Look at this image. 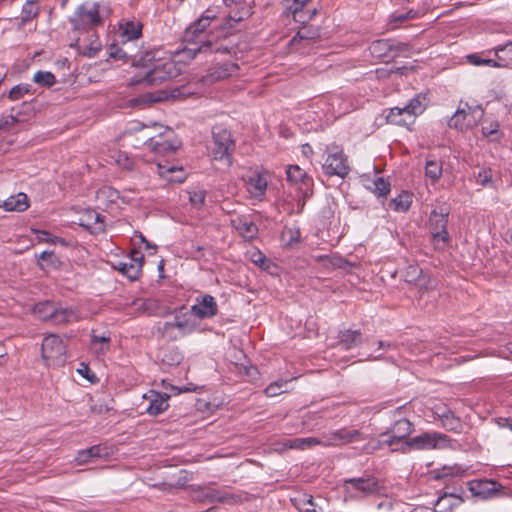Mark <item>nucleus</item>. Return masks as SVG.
Instances as JSON below:
<instances>
[{"label": "nucleus", "instance_id": "1", "mask_svg": "<svg viewBox=\"0 0 512 512\" xmlns=\"http://www.w3.org/2000/svg\"><path fill=\"white\" fill-rule=\"evenodd\" d=\"M217 20L215 9H207L202 16L192 23L184 32V41L188 44L182 51L184 58L194 59L198 54L227 53L228 50L219 43L212 32L205 34L212 21Z\"/></svg>", "mask_w": 512, "mask_h": 512}, {"label": "nucleus", "instance_id": "2", "mask_svg": "<svg viewBox=\"0 0 512 512\" xmlns=\"http://www.w3.org/2000/svg\"><path fill=\"white\" fill-rule=\"evenodd\" d=\"M152 51L155 53V58L149 61L147 66H142L143 68H148V71L145 73L144 77L139 78L135 76L131 84L146 83L148 85H158L180 74L181 69L174 60L171 58L157 57L161 52L160 50Z\"/></svg>", "mask_w": 512, "mask_h": 512}, {"label": "nucleus", "instance_id": "3", "mask_svg": "<svg viewBox=\"0 0 512 512\" xmlns=\"http://www.w3.org/2000/svg\"><path fill=\"white\" fill-rule=\"evenodd\" d=\"M198 323L190 310L185 307L177 309L172 321H166L158 326L159 335L168 341H176L196 331Z\"/></svg>", "mask_w": 512, "mask_h": 512}, {"label": "nucleus", "instance_id": "4", "mask_svg": "<svg viewBox=\"0 0 512 512\" xmlns=\"http://www.w3.org/2000/svg\"><path fill=\"white\" fill-rule=\"evenodd\" d=\"M69 22L75 31H89L102 25L103 19L100 15L99 5H79L73 15L69 18Z\"/></svg>", "mask_w": 512, "mask_h": 512}, {"label": "nucleus", "instance_id": "5", "mask_svg": "<svg viewBox=\"0 0 512 512\" xmlns=\"http://www.w3.org/2000/svg\"><path fill=\"white\" fill-rule=\"evenodd\" d=\"M449 210L440 207L439 210L434 209L429 216V231L434 246L437 249H443L449 242V234L447 231Z\"/></svg>", "mask_w": 512, "mask_h": 512}, {"label": "nucleus", "instance_id": "6", "mask_svg": "<svg viewBox=\"0 0 512 512\" xmlns=\"http://www.w3.org/2000/svg\"><path fill=\"white\" fill-rule=\"evenodd\" d=\"M120 46L113 45L109 56L115 59L128 60L134 66H147L155 58V53L148 49H135L131 44L120 39Z\"/></svg>", "mask_w": 512, "mask_h": 512}, {"label": "nucleus", "instance_id": "7", "mask_svg": "<svg viewBox=\"0 0 512 512\" xmlns=\"http://www.w3.org/2000/svg\"><path fill=\"white\" fill-rule=\"evenodd\" d=\"M411 447L418 449H444L451 447V439L439 432H425L421 435L405 440L401 450L406 452Z\"/></svg>", "mask_w": 512, "mask_h": 512}, {"label": "nucleus", "instance_id": "8", "mask_svg": "<svg viewBox=\"0 0 512 512\" xmlns=\"http://www.w3.org/2000/svg\"><path fill=\"white\" fill-rule=\"evenodd\" d=\"M42 358L47 366H63L66 362V345L57 335H49L43 339Z\"/></svg>", "mask_w": 512, "mask_h": 512}, {"label": "nucleus", "instance_id": "9", "mask_svg": "<svg viewBox=\"0 0 512 512\" xmlns=\"http://www.w3.org/2000/svg\"><path fill=\"white\" fill-rule=\"evenodd\" d=\"M235 149V143L231 133L225 129L213 132V142L211 154L213 159L223 161L227 166L232 164V152Z\"/></svg>", "mask_w": 512, "mask_h": 512}, {"label": "nucleus", "instance_id": "10", "mask_svg": "<svg viewBox=\"0 0 512 512\" xmlns=\"http://www.w3.org/2000/svg\"><path fill=\"white\" fill-rule=\"evenodd\" d=\"M287 180L290 184L296 186L302 194V198L297 201V213H301L305 205V197L312 194L313 180L298 165H289L286 169Z\"/></svg>", "mask_w": 512, "mask_h": 512}, {"label": "nucleus", "instance_id": "11", "mask_svg": "<svg viewBox=\"0 0 512 512\" xmlns=\"http://www.w3.org/2000/svg\"><path fill=\"white\" fill-rule=\"evenodd\" d=\"M483 114L484 111L481 107H470L468 104H465L464 107H459L453 114L448 121V126L457 130L473 128L483 117Z\"/></svg>", "mask_w": 512, "mask_h": 512}, {"label": "nucleus", "instance_id": "12", "mask_svg": "<svg viewBox=\"0 0 512 512\" xmlns=\"http://www.w3.org/2000/svg\"><path fill=\"white\" fill-rule=\"evenodd\" d=\"M327 158L323 164L324 172L329 176L344 178L349 173L347 158L338 146L326 148Z\"/></svg>", "mask_w": 512, "mask_h": 512}, {"label": "nucleus", "instance_id": "13", "mask_svg": "<svg viewBox=\"0 0 512 512\" xmlns=\"http://www.w3.org/2000/svg\"><path fill=\"white\" fill-rule=\"evenodd\" d=\"M427 105L426 96L423 94H418L414 98L410 100V102L405 106L406 111V119L400 120L397 117L399 115V111L394 113H389L386 116L387 122L393 125L398 126H409L414 123L415 118L422 114Z\"/></svg>", "mask_w": 512, "mask_h": 512}, {"label": "nucleus", "instance_id": "14", "mask_svg": "<svg viewBox=\"0 0 512 512\" xmlns=\"http://www.w3.org/2000/svg\"><path fill=\"white\" fill-rule=\"evenodd\" d=\"M269 175L266 171H253L244 178L246 189L251 197L262 200L265 196Z\"/></svg>", "mask_w": 512, "mask_h": 512}, {"label": "nucleus", "instance_id": "15", "mask_svg": "<svg viewBox=\"0 0 512 512\" xmlns=\"http://www.w3.org/2000/svg\"><path fill=\"white\" fill-rule=\"evenodd\" d=\"M413 424L406 418L397 420L389 431L382 434V436L390 435L386 440L380 442L381 445L393 446L405 439L413 432Z\"/></svg>", "mask_w": 512, "mask_h": 512}, {"label": "nucleus", "instance_id": "16", "mask_svg": "<svg viewBox=\"0 0 512 512\" xmlns=\"http://www.w3.org/2000/svg\"><path fill=\"white\" fill-rule=\"evenodd\" d=\"M143 254L138 250H133L128 261H120L115 265V269L126 275L130 280L139 278L143 266Z\"/></svg>", "mask_w": 512, "mask_h": 512}, {"label": "nucleus", "instance_id": "17", "mask_svg": "<svg viewBox=\"0 0 512 512\" xmlns=\"http://www.w3.org/2000/svg\"><path fill=\"white\" fill-rule=\"evenodd\" d=\"M190 311L199 319L212 318L218 313V305L213 296L206 294L196 299V304L190 308Z\"/></svg>", "mask_w": 512, "mask_h": 512}, {"label": "nucleus", "instance_id": "18", "mask_svg": "<svg viewBox=\"0 0 512 512\" xmlns=\"http://www.w3.org/2000/svg\"><path fill=\"white\" fill-rule=\"evenodd\" d=\"M345 484L364 495L380 494L383 490L382 484L373 476L346 479Z\"/></svg>", "mask_w": 512, "mask_h": 512}, {"label": "nucleus", "instance_id": "19", "mask_svg": "<svg viewBox=\"0 0 512 512\" xmlns=\"http://www.w3.org/2000/svg\"><path fill=\"white\" fill-rule=\"evenodd\" d=\"M105 217L93 209L85 210L80 218L79 225L89 230L91 233L99 234L105 231Z\"/></svg>", "mask_w": 512, "mask_h": 512}, {"label": "nucleus", "instance_id": "20", "mask_svg": "<svg viewBox=\"0 0 512 512\" xmlns=\"http://www.w3.org/2000/svg\"><path fill=\"white\" fill-rule=\"evenodd\" d=\"M405 282L413 284L420 291L427 290L430 282L429 276L423 273L417 264H409L403 274Z\"/></svg>", "mask_w": 512, "mask_h": 512}, {"label": "nucleus", "instance_id": "21", "mask_svg": "<svg viewBox=\"0 0 512 512\" xmlns=\"http://www.w3.org/2000/svg\"><path fill=\"white\" fill-rule=\"evenodd\" d=\"M364 438L362 433L357 429L342 428L330 433L329 441L332 445H345L357 441H361Z\"/></svg>", "mask_w": 512, "mask_h": 512}, {"label": "nucleus", "instance_id": "22", "mask_svg": "<svg viewBox=\"0 0 512 512\" xmlns=\"http://www.w3.org/2000/svg\"><path fill=\"white\" fill-rule=\"evenodd\" d=\"M143 397L144 399L149 400V405L146 407V411L150 415H159L166 411L169 406V395L167 394H161L152 390Z\"/></svg>", "mask_w": 512, "mask_h": 512}, {"label": "nucleus", "instance_id": "23", "mask_svg": "<svg viewBox=\"0 0 512 512\" xmlns=\"http://www.w3.org/2000/svg\"><path fill=\"white\" fill-rule=\"evenodd\" d=\"M29 206V198L23 192L11 195L0 203V208L7 212H24L29 208Z\"/></svg>", "mask_w": 512, "mask_h": 512}, {"label": "nucleus", "instance_id": "24", "mask_svg": "<svg viewBox=\"0 0 512 512\" xmlns=\"http://www.w3.org/2000/svg\"><path fill=\"white\" fill-rule=\"evenodd\" d=\"M142 35V24L139 21H124L119 26V37L121 40L132 45Z\"/></svg>", "mask_w": 512, "mask_h": 512}, {"label": "nucleus", "instance_id": "25", "mask_svg": "<svg viewBox=\"0 0 512 512\" xmlns=\"http://www.w3.org/2000/svg\"><path fill=\"white\" fill-rule=\"evenodd\" d=\"M148 146L158 154H169L175 152L180 143L177 140H170L159 136L158 138H150Z\"/></svg>", "mask_w": 512, "mask_h": 512}, {"label": "nucleus", "instance_id": "26", "mask_svg": "<svg viewBox=\"0 0 512 512\" xmlns=\"http://www.w3.org/2000/svg\"><path fill=\"white\" fill-rule=\"evenodd\" d=\"M362 343V333L360 330H342L338 334V344L344 350H350Z\"/></svg>", "mask_w": 512, "mask_h": 512}, {"label": "nucleus", "instance_id": "27", "mask_svg": "<svg viewBox=\"0 0 512 512\" xmlns=\"http://www.w3.org/2000/svg\"><path fill=\"white\" fill-rule=\"evenodd\" d=\"M233 227L246 240H252L258 232L257 226L245 217H236L232 221Z\"/></svg>", "mask_w": 512, "mask_h": 512}, {"label": "nucleus", "instance_id": "28", "mask_svg": "<svg viewBox=\"0 0 512 512\" xmlns=\"http://www.w3.org/2000/svg\"><path fill=\"white\" fill-rule=\"evenodd\" d=\"M463 503V499L456 494H444L440 496L436 503L435 508L432 509L435 512H453L455 507H458Z\"/></svg>", "mask_w": 512, "mask_h": 512}, {"label": "nucleus", "instance_id": "29", "mask_svg": "<svg viewBox=\"0 0 512 512\" xmlns=\"http://www.w3.org/2000/svg\"><path fill=\"white\" fill-rule=\"evenodd\" d=\"M111 336L110 332L104 331L101 335L96 333V330L91 332V347L98 355H104L110 348Z\"/></svg>", "mask_w": 512, "mask_h": 512}, {"label": "nucleus", "instance_id": "30", "mask_svg": "<svg viewBox=\"0 0 512 512\" xmlns=\"http://www.w3.org/2000/svg\"><path fill=\"white\" fill-rule=\"evenodd\" d=\"M393 49L391 40L379 39L375 40L369 46L370 54L377 59H383L391 57L390 52Z\"/></svg>", "mask_w": 512, "mask_h": 512}, {"label": "nucleus", "instance_id": "31", "mask_svg": "<svg viewBox=\"0 0 512 512\" xmlns=\"http://www.w3.org/2000/svg\"><path fill=\"white\" fill-rule=\"evenodd\" d=\"M499 484L495 481L481 480L471 484L470 490L474 495L482 496L483 498L490 497L498 491Z\"/></svg>", "mask_w": 512, "mask_h": 512}, {"label": "nucleus", "instance_id": "32", "mask_svg": "<svg viewBox=\"0 0 512 512\" xmlns=\"http://www.w3.org/2000/svg\"><path fill=\"white\" fill-rule=\"evenodd\" d=\"M79 320L77 312L71 308L55 307L51 321L55 324H68Z\"/></svg>", "mask_w": 512, "mask_h": 512}, {"label": "nucleus", "instance_id": "33", "mask_svg": "<svg viewBox=\"0 0 512 512\" xmlns=\"http://www.w3.org/2000/svg\"><path fill=\"white\" fill-rule=\"evenodd\" d=\"M365 186L377 197H386L391 189L390 182L383 177L376 176L372 180H366Z\"/></svg>", "mask_w": 512, "mask_h": 512}, {"label": "nucleus", "instance_id": "34", "mask_svg": "<svg viewBox=\"0 0 512 512\" xmlns=\"http://www.w3.org/2000/svg\"><path fill=\"white\" fill-rule=\"evenodd\" d=\"M308 1L309 0H284V4L286 9L293 14L295 21L305 23L306 20L311 19L315 13V10L312 13H309L307 18L303 15L302 9Z\"/></svg>", "mask_w": 512, "mask_h": 512}, {"label": "nucleus", "instance_id": "35", "mask_svg": "<svg viewBox=\"0 0 512 512\" xmlns=\"http://www.w3.org/2000/svg\"><path fill=\"white\" fill-rule=\"evenodd\" d=\"M411 204L412 195L407 191H403L390 201L389 206L396 212H406L409 210Z\"/></svg>", "mask_w": 512, "mask_h": 512}, {"label": "nucleus", "instance_id": "36", "mask_svg": "<svg viewBox=\"0 0 512 512\" xmlns=\"http://www.w3.org/2000/svg\"><path fill=\"white\" fill-rule=\"evenodd\" d=\"M320 37V30L314 26H303L297 34L292 38L291 44L296 45L302 40H316Z\"/></svg>", "mask_w": 512, "mask_h": 512}, {"label": "nucleus", "instance_id": "37", "mask_svg": "<svg viewBox=\"0 0 512 512\" xmlns=\"http://www.w3.org/2000/svg\"><path fill=\"white\" fill-rule=\"evenodd\" d=\"M247 15L248 11H244L242 13L235 12L234 14H229L219 24V27L224 31V34H227L229 33L230 29L234 28L235 24L243 21Z\"/></svg>", "mask_w": 512, "mask_h": 512}, {"label": "nucleus", "instance_id": "38", "mask_svg": "<svg viewBox=\"0 0 512 512\" xmlns=\"http://www.w3.org/2000/svg\"><path fill=\"white\" fill-rule=\"evenodd\" d=\"M441 426L447 431L460 433L463 429V423L461 419L451 411L448 415L444 416L441 421Z\"/></svg>", "mask_w": 512, "mask_h": 512}, {"label": "nucleus", "instance_id": "39", "mask_svg": "<svg viewBox=\"0 0 512 512\" xmlns=\"http://www.w3.org/2000/svg\"><path fill=\"white\" fill-rule=\"evenodd\" d=\"M177 171L183 173L182 168L178 169L174 165H170L168 163H165V164L158 163L157 164V172H158V174L160 175V177L166 178L168 181L182 182L184 180V176L183 175L176 176V177H169V174L175 173Z\"/></svg>", "mask_w": 512, "mask_h": 512}, {"label": "nucleus", "instance_id": "40", "mask_svg": "<svg viewBox=\"0 0 512 512\" xmlns=\"http://www.w3.org/2000/svg\"><path fill=\"white\" fill-rule=\"evenodd\" d=\"M54 304L46 301L37 303L33 308V313L41 320L51 321L53 316Z\"/></svg>", "mask_w": 512, "mask_h": 512}, {"label": "nucleus", "instance_id": "41", "mask_svg": "<svg viewBox=\"0 0 512 512\" xmlns=\"http://www.w3.org/2000/svg\"><path fill=\"white\" fill-rule=\"evenodd\" d=\"M300 229L297 227L285 226L281 233V239L287 246H292L300 242Z\"/></svg>", "mask_w": 512, "mask_h": 512}, {"label": "nucleus", "instance_id": "42", "mask_svg": "<svg viewBox=\"0 0 512 512\" xmlns=\"http://www.w3.org/2000/svg\"><path fill=\"white\" fill-rule=\"evenodd\" d=\"M319 443L320 441L313 437L295 438L288 440L286 446L290 449H306Z\"/></svg>", "mask_w": 512, "mask_h": 512}, {"label": "nucleus", "instance_id": "43", "mask_svg": "<svg viewBox=\"0 0 512 512\" xmlns=\"http://www.w3.org/2000/svg\"><path fill=\"white\" fill-rule=\"evenodd\" d=\"M39 14V8L34 1H27L21 12V25H25Z\"/></svg>", "mask_w": 512, "mask_h": 512}, {"label": "nucleus", "instance_id": "44", "mask_svg": "<svg viewBox=\"0 0 512 512\" xmlns=\"http://www.w3.org/2000/svg\"><path fill=\"white\" fill-rule=\"evenodd\" d=\"M425 175L430 178L432 182H436L442 175V164L435 160H428L425 166Z\"/></svg>", "mask_w": 512, "mask_h": 512}, {"label": "nucleus", "instance_id": "45", "mask_svg": "<svg viewBox=\"0 0 512 512\" xmlns=\"http://www.w3.org/2000/svg\"><path fill=\"white\" fill-rule=\"evenodd\" d=\"M237 70V66L233 63L221 65L211 73V77L215 80L225 79L231 76Z\"/></svg>", "mask_w": 512, "mask_h": 512}, {"label": "nucleus", "instance_id": "46", "mask_svg": "<svg viewBox=\"0 0 512 512\" xmlns=\"http://www.w3.org/2000/svg\"><path fill=\"white\" fill-rule=\"evenodd\" d=\"M33 81L43 87H51L55 84L56 79L52 72L38 71L33 76Z\"/></svg>", "mask_w": 512, "mask_h": 512}, {"label": "nucleus", "instance_id": "47", "mask_svg": "<svg viewBox=\"0 0 512 512\" xmlns=\"http://www.w3.org/2000/svg\"><path fill=\"white\" fill-rule=\"evenodd\" d=\"M482 134L484 137L488 138L491 141H497L501 137V132L499 130L498 122H489L483 124L482 126Z\"/></svg>", "mask_w": 512, "mask_h": 512}, {"label": "nucleus", "instance_id": "48", "mask_svg": "<svg viewBox=\"0 0 512 512\" xmlns=\"http://www.w3.org/2000/svg\"><path fill=\"white\" fill-rule=\"evenodd\" d=\"M287 383H288V381H285V380H277V381L271 383L270 385H268L265 388L264 393L267 397H275L277 395L285 393L288 391L286 389Z\"/></svg>", "mask_w": 512, "mask_h": 512}, {"label": "nucleus", "instance_id": "49", "mask_svg": "<svg viewBox=\"0 0 512 512\" xmlns=\"http://www.w3.org/2000/svg\"><path fill=\"white\" fill-rule=\"evenodd\" d=\"M31 91V85L29 84H19L11 88L9 91V99L12 101L20 100L26 94H29Z\"/></svg>", "mask_w": 512, "mask_h": 512}, {"label": "nucleus", "instance_id": "50", "mask_svg": "<svg viewBox=\"0 0 512 512\" xmlns=\"http://www.w3.org/2000/svg\"><path fill=\"white\" fill-rule=\"evenodd\" d=\"M120 197L119 192L112 187H103L97 193L99 200H107L108 202L115 203Z\"/></svg>", "mask_w": 512, "mask_h": 512}, {"label": "nucleus", "instance_id": "51", "mask_svg": "<svg viewBox=\"0 0 512 512\" xmlns=\"http://www.w3.org/2000/svg\"><path fill=\"white\" fill-rule=\"evenodd\" d=\"M206 198V192L202 189L193 190L189 192V200L191 204L195 207H201Z\"/></svg>", "mask_w": 512, "mask_h": 512}, {"label": "nucleus", "instance_id": "52", "mask_svg": "<svg viewBox=\"0 0 512 512\" xmlns=\"http://www.w3.org/2000/svg\"><path fill=\"white\" fill-rule=\"evenodd\" d=\"M294 504L299 512H316L312 496L308 499L295 500Z\"/></svg>", "mask_w": 512, "mask_h": 512}, {"label": "nucleus", "instance_id": "53", "mask_svg": "<svg viewBox=\"0 0 512 512\" xmlns=\"http://www.w3.org/2000/svg\"><path fill=\"white\" fill-rule=\"evenodd\" d=\"M492 180V171L488 168H483L479 170L478 174L476 175V182L480 184L481 186H486L488 183H490Z\"/></svg>", "mask_w": 512, "mask_h": 512}, {"label": "nucleus", "instance_id": "54", "mask_svg": "<svg viewBox=\"0 0 512 512\" xmlns=\"http://www.w3.org/2000/svg\"><path fill=\"white\" fill-rule=\"evenodd\" d=\"M116 162L120 167L125 170H133L134 169V161L129 158L126 154L120 153L116 159Z\"/></svg>", "mask_w": 512, "mask_h": 512}, {"label": "nucleus", "instance_id": "55", "mask_svg": "<svg viewBox=\"0 0 512 512\" xmlns=\"http://www.w3.org/2000/svg\"><path fill=\"white\" fill-rule=\"evenodd\" d=\"M88 452L92 459L106 457L109 454L107 448L101 445H94L88 448Z\"/></svg>", "mask_w": 512, "mask_h": 512}, {"label": "nucleus", "instance_id": "56", "mask_svg": "<svg viewBox=\"0 0 512 512\" xmlns=\"http://www.w3.org/2000/svg\"><path fill=\"white\" fill-rule=\"evenodd\" d=\"M100 49H101V45H100L99 41L94 40L91 42V44L89 46H86L83 48L82 53L85 56L94 57L97 55V53L100 51Z\"/></svg>", "mask_w": 512, "mask_h": 512}, {"label": "nucleus", "instance_id": "57", "mask_svg": "<svg viewBox=\"0 0 512 512\" xmlns=\"http://www.w3.org/2000/svg\"><path fill=\"white\" fill-rule=\"evenodd\" d=\"M459 471V468L457 467H446L444 466L441 470L434 472V478L435 479H442L448 476H452L457 474Z\"/></svg>", "mask_w": 512, "mask_h": 512}, {"label": "nucleus", "instance_id": "58", "mask_svg": "<svg viewBox=\"0 0 512 512\" xmlns=\"http://www.w3.org/2000/svg\"><path fill=\"white\" fill-rule=\"evenodd\" d=\"M496 56L499 60H505V57L504 55L505 54H509L510 55V60H512V42H509L507 43L506 45L504 46H499L497 49H496Z\"/></svg>", "mask_w": 512, "mask_h": 512}, {"label": "nucleus", "instance_id": "59", "mask_svg": "<svg viewBox=\"0 0 512 512\" xmlns=\"http://www.w3.org/2000/svg\"><path fill=\"white\" fill-rule=\"evenodd\" d=\"M19 121L20 120L17 118V116H15L13 114H10V115H7V116H3L0 119V130L8 128V127H12L13 125L18 123Z\"/></svg>", "mask_w": 512, "mask_h": 512}, {"label": "nucleus", "instance_id": "60", "mask_svg": "<svg viewBox=\"0 0 512 512\" xmlns=\"http://www.w3.org/2000/svg\"><path fill=\"white\" fill-rule=\"evenodd\" d=\"M92 460L93 459L89 454L88 449L79 451L77 456L75 457V462L77 465H83L91 462Z\"/></svg>", "mask_w": 512, "mask_h": 512}, {"label": "nucleus", "instance_id": "61", "mask_svg": "<svg viewBox=\"0 0 512 512\" xmlns=\"http://www.w3.org/2000/svg\"><path fill=\"white\" fill-rule=\"evenodd\" d=\"M379 512H402L399 510L397 504H393L391 501H384L378 505Z\"/></svg>", "mask_w": 512, "mask_h": 512}, {"label": "nucleus", "instance_id": "62", "mask_svg": "<svg viewBox=\"0 0 512 512\" xmlns=\"http://www.w3.org/2000/svg\"><path fill=\"white\" fill-rule=\"evenodd\" d=\"M414 16H415V14L413 13L412 10L405 12V13L393 14L391 16V23H393V22L403 23L406 20L413 18Z\"/></svg>", "mask_w": 512, "mask_h": 512}, {"label": "nucleus", "instance_id": "63", "mask_svg": "<svg viewBox=\"0 0 512 512\" xmlns=\"http://www.w3.org/2000/svg\"><path fill=\"white\" fill-rule=\"evenodd\" d=\"M450 412L451 410L445 406H437L433 410L434 419L441 422L444 419V416L448 415Z\"/></svg>", "mask_w": 512, "mask_h": 512}, {"label": "nucleus", "instance_id": "64", "mask_svg": "<svg viewBox=\"0 0 512 512\" xmlns=\"http://www.w3.org/2000/svg\"><path fill=\"white\" fill-rule=\"evenodd\" d=\"M469 61L475 65H480V64H487V65H492V66H500L498 63H496L494 60H491V59H488V60H481L479 59L478 56L476 55H470L468 57Z\"/></svg>", "mask_w": 512, "mask_h": 512}]
</instances>
